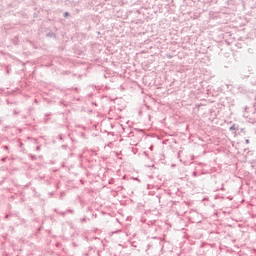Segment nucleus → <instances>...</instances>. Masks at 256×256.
I'll return each mask as SVG.
<instances>
[{
	"instance_id": "obj_1",
	"label": "nucleus",
	"mask_w": 256,
	"mask_h": 256,
	"mask_svg": "<svg viewBox=\"0 0 256 256\" xmlns=\"http://www.w3.org/2000/svg\"><path fill=\"white\" fill-rule=\"evenodd\" d=\"M237 90L239 93H247L249 91L245 85H236Z\"/></svg>"
},
{
	"instance_id": "obj_2",
	"label": "nucleus",
	"mask_w": 256,
	"mask_h": 256,
	"mask_svg": "<svg viewBox=\"0 0 256 256\" xmlns=\"http://www.w3.org/2000/svg\"><path fill=\"white\" fill-rule=\"evenodd\" d=\"M230 131H237V127H235V124L230 127Z\"/></svg>"
},
{
	"instance_id": "obj_3",
	"label": "nucleus",
	"mask_w": 256,
	"mask_h": 256,
	"mask_svg": "<svg viewBox=\"0 0 256 256\" xmlns=\"http://www.w3.org/2000/svg\"><path fill=\"white\" fill-rule=\"evenodd\" d=\"M46 36H48V37H55V33L49 32Z\"/></svg>"
},
{
	"instance_id": "obj_4",
	"label": "nucleus",
	"mask_w": 256,
	"mask_h": 256,
	"mask_svg": "<svg viewBox=\"0 0 256 256\" xmlns=\"http://www.w3.org/2000/svg\"><path fill=\"white\" fill-rule=\"evenodd\" d=\"M70 15H71V14H70L69 12H64L63 17L67 18V17H69Z\"/></svg>"
},
{
	"instance_id": "obj_5",
	"label": "nucleus",
	"mask_w": 256,
	"mask_h": 256,
	"mask_svg": "<svg viewBox=\"0 0 256 256\" xmlns=\"http://www.w3.org/2000/svg\"><path fill=\"white\" fill-rule=\"evenodd\" d=\"M30 157H31V159H32L33 161H36V160H37V156H35V155H30Z\"/></svg>"
},
{
	"instance_id": "obj_6",
	"label": "nucleus",
	"mask_w": 256,
	"mask_h": 256,
	"mask_svg": "<svg viewBox=\"0 0 256 256\" xmlns=\"http://www.w3.org/2000/svg\"><path fill=\"white\" fill-rule=\"evenodd\" d=\"M66 213H72V214H74L75 211H73V210H71V209H67V210H66Z\"/></svg>"
},
{
	"instance_id": "obj_7",
	"label": "nucleus",
	"mask_w": 256,
	"mask_h": 256,
	"mask_svg": "<svg viewBox=\"0 0 256 256\" xmlns=\"http://www.w3.org/2000/svg\"><path fill=\"white\" fill-rule=\"evenodd\" d=\"M66 213H67L66 211L65 212H58V215H62V217H65Z\"/></svg>"
},
{
	"instance_id": "obj_8",
	"label": "nucleus",
	"mask_w": 256,
	"mask_h": 256,
	"mask_svg": "<svg viewBox=\"0 0 256 256\" xmlns=\"http://www.w3.org/2000/svg\"><path fill=\"white\" fill-rule=\"evenodd\" d=\"M81 222H82V223H87V218H82V219H81Z\"/></svg>"
},
{
	"instance_id": "obj_9",
	"label": "nucleus",
	"mask_w": 256,
	"mask_h": 256,
	"mask_svg": "<svg viewBox=\"0 0 256 256\" xmlns=\"http://www.w3.org/2000/svg\"><path fill=\"white\" fill-rule=\"evenodd\" d=\"M3 149H5V151H9V146H3Z\"/></svg>"
},
{
	"instance_id": "obj_10",
	"label": "nucleus",
	"mask_w": 256,
	"mask_h": 256,
	"mask_svg": "<svg viewBox=\"0 0 256 256\" xmlns=\"http://www.w3.org/2000/svg\"><path fill=\"white\" fill-rule=\"evenodd\" d=\"M2 163H5V161H7V157H4L1 159Z\"/></svg>"
},
{
	"instance_id": "obj_11",
	"label": "nucleus",
	"mask_w": 256,
	"mask_h": 256,
	"mask_svg": "<svg viewBox=\"0 0 256 256\" xmlns=\"http://www.w3.org/2000/svg\"><path fill=\"white\" fill-rule=\"evenodd\" d=\"M36 151H41V146H37Z\"/></svg>"
},
{
	"instance_id": "obj_12",
	"label": "nucleus",
	"mask_w": 256,
	"mask_h": 256,
	"mask_svg": "<svg viewBox=\"0 0 256 256\" xmlns=\"http://www.w3.org/2000/svg\"><path fill=\"white\" fill-rule=\"evenodd\" d=\"M241 133H245V128L240 129Z\"/></svg>"
},
{
	"instance_id": "obj_13",
	"label": "nucleus",
	"mask_w": 256,
	"mask_h": 256,
	"mask_svg": "<svg viewBox=\"0 0 256 256\" xmlns=\"http://www.w3.org/2000/svg\"><path fill=\"white\" fill-rule=\"evenodd\" d=\"M67 147H68V146H67V145H65V144H64V145H62V149H67Z\"/></svg>"
},
{
	"instance_id": "obj_14",
	"label": "nucleus",
	"mask_w": 256,
	"mask_h": 256,
	"mask_svg": "<svg viewBox=\"0 0 256 256\" xmlns=\"http://www.w3.org/2000/svg\"><path fill=\"white\" fill-rule=\"evenodd\" d=\"M253 107H254V109H255V111H256V100H255V102H254V104H253Z\"/></svg>"
},
{
	"instance_id": "obj_15",
	"label": "nucleus",
	"mask_w": 256,
	"mask_h": 256,
	"mask_svg": "<svg viewBox=\"0 0 256 256\" xmlns=\"http://www.w3.org/2000/svg\"><path fill=\"white\" fill-rule=\"evenodd\" d=\"M73 247H77V243L73 242L72 243Z\"/></svg>"
},
{
	"instance_id": "obj_16",
	"label": "nucleus",
	"mask_w": 256,
	"mask_h": 256,
	"mask_svg": "<svg viewBox=\"0 0 256 256\" xmlns=\"http://www.w3.org/2000/svg\"><path fill=\"white\" fill-rule=\"evenodd\" d=\"M59 139H63V134H60V135H59Z\"/></svg>"
},
{
	"instance_id": "obj_17",
	"label": "nucleus",
	"mask_w": 256,
	"mask_h": 256,
	"mask_svg": "<svg viewBox=\"0 0 256 256\" xmlns=\"http://www.w3.org/2000/svg\"><path fill=\"white\" fill-rule=\"evenodd\" d=\"M245 143H246V144H249V139H246V140H245Z\"/></svg>"
},
{
	"instance_id": "obj_18",
	"label": "nucleus",
	"mask_w": 256,
	"mask_h": 256,
	"mask_svg": "<svg viewBox=\"0 0 256 256\" xmlns=\"http://www.w3.org/2000/svg\"><path fill=\"white\" fill-rule=\"evenodd\" d=\"M8 218H9V215H6V216H5V219H8Z\"/></svg>"
},
{
	"instance_id": "obj_19",
	"label": "nucleus",
	"mask_w": 256,
	"mask_h": 256,
	"mask_svg": "<svg viewBox=\"0 0 256 256\" xmlns=\"http://www.w3.org/2000/svg\"><path fill=\"white\" fill-rule=\"evenodd\" d=\"M84 256H89V254L88 253H85V254H83Z\"/></svg>"
},
{
	"instance_id": "obj_20",
	"label": "nucleus",
	"mask_w": 256,
	"mask_h": 256,
	"mask_svg": "<svg viewBox=\"0 0 256 256\" xmlns=\"http://www.w3.org/2000/svg\"><path fill=\"white\" fill-rule=\"evenodd\" d=\"M6 73H7V75H9L10 71L8 70V71H6Z\"/></svg>"
},
{
	"instance_id": "obj_21",
	"label": "nucleus",
	"mask_w": 256,
	"mask_h": 256,
	"mask_svg": "<svg viewBox=\"0 0 256 256\" xmlns=\"http://www.w3.org/2000/svg\"><path fill=\"white\" fill-rule=\"evenodd\" d=\"M54 211H55V213H59V212L57 211V209H55Z\"/></svg>"
},
{
	"instance_id": "obj_22",
	"label": "nucleus",
	"mask_w": 256,
	"mask_h": 256,
	"mask_svg": "<svg viewBox=\"0 0 256 256\" xmlns=\"http://www.w3.org/2000/svg\"><path fill=\"white\" fill-rule=\"evenodd\" d=\"M90 251L93 249V247H89Z\"/></svg>"
},
{
	"instance_id": "obj_23",
	"label": "nucleus",
	"mask_w": 256,
	"mask_h": 256,
	"mask_svg": "<svg viewBox=\"0 0 256 256\" xmlns=\"http://www.w3.org/2000/svg\"><path fill=\"white\" fill-rule=\"evenodd\" d=\"M136 181H139V179H138V178H136Z\"/></svg>"
}]
</instances>
